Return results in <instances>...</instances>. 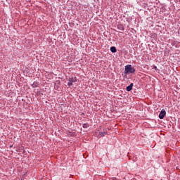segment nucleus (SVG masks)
<instances>
[{
	"label": "nucleus",
	"instance_id": "1",
	"mask_svg": "<svg viewBox=\"0 0 180 180\" xmlns=\"http://www.w3.org/2000/svg\"><path fill=\"white\" fill-rule=\"evenodd\" d=\"M136 69L131 66V65H127L125 66L124 74H134Z\"/></svg>",
	"mask_w": 180,
	"mask_h": 180
},
{
	"label": "nucleus",
	"instance_id": "2",
	"mask_svg": "<svg viewBox=\"0 0 180 180\" xmlns=\"http://www.w3.org/2000/svg\"><path fill=\"white\" fill-rule=\"evenodd\" d=\"M166 113L167 112H165V110H162L160 113L159 114V118L164 119V117H165Z\"/></svg>",
	"mask_w": 180,
	"mask_h": 180
},
{
	"label": "nucleus",
	"instance_id": "3",
	"mask_svg": "<svg viewBox=\"0 0 180 180\" xmlns=\"http://www.w3.org/2000/svg\"><path fill=\"white\" fill-rule=\"evenodd\" d=\"M72 82H77V78H72L69 79V82H68V85L69 86H71L72 85Z\"/></svg>",
	"mask_w": 180,
	"mask_h": 180
},
{
	"label": "nucleus",
	"instance_id": "4",
	"mask_svg": "<svg viewBox=\"0 0 180 180\" xmlns=\"http://www.w3.org/2000/svg\"><path fill=\"white\" fill-rule=\"evenodd\" d=\"M133 83H131L129 86H127L126 91H127V92H130V91L133 89Z\"/></svg>",
	"mask_w": 180,
	"mask_h": 180
},
{
	"label": "nucleus",
	"instance_id": "5",
	"mask_svg": "<svg viewBox=\"0 0 180 180\" xmlns=\"http://www.w3.org/2000/svg\"><path fill=\"white\" fill-rule=\"evenodd\" d=\"M110 51H111L112 53H116V51H117V49H116V47L112 46V47L110 48Z\"/></svg>",
	"mask_w": 180,
	"mask_h": 180
},
{
	"label": "nucleus",
	"instance_id": "6",
	"mask_svg": "<svg viewBox=\"0 0 180 180\" xmlns=\"http://www.w3.org/2000/svg\"><path fill=\"white\" fill-rule=\"evenodd\" d=\"M99 136L104 137V136H106V132H99Z\"/></svg>",
	"mask_w": 180,
	"mask_h": 180
},
{
	"label": "nucleus",
	"instance_id": "7",
	"mask_svg": "<svg viewBox=\"0 0 180 180\" xmlns=\"http://www.w3.org/2000/svg\"><path fill=\"white\" fill-rule=\"evenodd\" d=\"M118 29H120V30H124V27H123V25H119Z\"/></svg>",
	"mask_w": 180,
	"mask_h": 180
},
{
	"label": "nucleus",
	"instance_id": "8",
	"mask_svg": "<svg viewBox=\"0 0 180 180\" xmlns=\"http://www.w3.org/2000/svg\"><path fill=\"white\" fill-rule=\"evenodd\" d=\"M86 127H88V124H83V129H86Z\"/></svg>",
	"mask_w": 180,
	"mask_h": 180
},
{
	"label": "nucleus",
	"instance_id": "9",
	"mask_svg": "<svg viewBox=\"0 0 180 180\" xmlns=\"http://www.w3.org/2000/svg\"><path fill=\"white\" fill-rule=\"evenodd\" d=\"M110 180H117V179H116V177H113V178H111Z\"/></svg>",
	"mask_w": 180,
	"mask_h": 180
}]
</instances>
